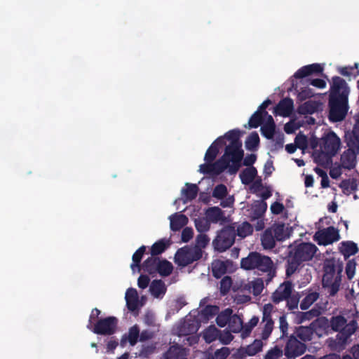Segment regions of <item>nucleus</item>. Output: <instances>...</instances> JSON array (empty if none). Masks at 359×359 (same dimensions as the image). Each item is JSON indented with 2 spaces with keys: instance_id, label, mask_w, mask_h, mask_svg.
<instances>
[{
  "instance_id": "33",
  "label": "nucleus",
  "mask_w": 359,
  "mask_h": 359,
  "mask_svg": "<svg viewBox=\"0 0 359 359\" xmlns=\"http://www.w3.org/2000/svg\"><path fill=\"white\" fill-rule=\"evenodd\" d=\"M232 313L233 310L230 308H227L220 313H218L216 318L217 325L220 327H224L227 325Z\"/></svg>"
},
{
  "instance_id": "19",
  "label": "nucleus",
  "mask_w": 359,
  "mask_h": 359,
  "mask_svg": "<svg viewBox=\"0 0 359 359\" xmlns=\"http://www.w3.org/2000/svg\"><path fill=\"white\" fill-rule=\"evenodd\" d=\"M186 355L185 348L175 344L169 348L165 354V359H186Z\"/></svg>"
},
{
  "instance_id": "17",
  "label": "nucleus",
  "mask_w": 359,
  "mask_h": 359,
  "mask_svg": "<svg viewBox=\"0 0 359 359\" xmlns=\"http://www.w3.org/2000/svg\"><path fill=\"white\" fill-rule=\"evenodd\" d=\"M170 224V229L173 231H180L182 227L188 223V218L185 215L180 213H175L169 217Z\"/></svg>"
},
{
  "instance_id": "10",
  "label": "nucleus",
  "mask_w": 359,
  "mask_h": 359,
  "mask_svg": "<svg viewBox=\"0 0 359 359\" xmlns=\"http://www.w3.org/2000/svg\"><path fill=\"white\" fill-rule=\"evenodd\" d=\"M314 240L318 245H327L339 240L338 231L334 227H328L317 231Z\"/></svg>"
},
{
  "instance_id": "35",
  "label": "nucleus",
  "mask_w": 359,
  "mask_h": 359,
  "mask_svg": "<svg viewBox=\"0 0 359 359\" xmlns=\"http://www.w3.org/2000/svg\"><path fill=\"white\" fill-rule=\"evenodd\" d=\"M339 250L345 257H348L357 252L358 248L355 243L346 241L340 244Z\"/></svg>"
},
{
  "instance_id": "61",
  "label": "nucleus",
  "mask_w": 359,
  "mask_h": 359,
  "mask_svg": "<svg viewBox=\"0 0 359 359\" xmlns=\"http://www.w3.org/2000/svg\"><path fill=\"white\" fill-rule=\"evenodd\" d=\"M194 236V231L191 227H185L182 231L181 235V239L184 243L189 242Z\"/></svg>"
},
{
  "instance_id": "25",
  "label": "nucleus",
  "mask_w": 359,
  "mask_h": 359,
  "mask_svg": "<svg viewBox=\"0 0 359 359\" xmlns=\"http://www.w3.org/2000/svg\"><path fill=\"white\" fill-rule=\"evenodd\" d=\"M140 335V330L137 325H134L129 329L128 335L123 336L121 340V345L125 346L127 341H129L131 346H134L137 344V339Z\"/></svg>"
},
{
  "instance_id": "28",
  "label": "nucleus",
  "mask_w": 359,
  "mask_h": 359,
  "mask_svg": "<svg viewBox=\"0 0 359 359\" xmlns=\"http://www.w3.org/2000/svg\"><path fill=\"white\" fill-rule=\"evenodd\" d=\"M186 188L182 189V194L187 201H191L195 199L198 195L199 188L197 184L187 182Z\"/></svg>"
},
{
  "instance_id": "47",
  "label": "nucleus",
  "mask_w": 359,
  "mask_h": 359,
  "mask_svg": "<svg viewBox=\"0 0 359 359\" xmlns=\"http://www.w3.org/2000/svg\"><path fill=\"white\" fill-rule=\"evenodd\" d=\"M253 231L252 225L248 222L242 223L237 227V235L241 238H245L251 234Z\"/></svg>"
},
{
  "instance_id": "40",
  "label": "nucleus",
  "mask_w": 359,
  "mask_h": 359,
  "mask_svg": "<svg viewBox=\"0 0 359 359\" xmlns=\"http://www.w3.org/2000/svg\"><path fill=\"white\" fill-rule=\"evenodd\" d=\"M323 103L318 101H309L305 102L301 107L302 113L313 114L322 109Z\"/></svg>"
},
{
  "instance_id": "5",
  "label": "nucleus",
  "mask_w": 359,
  "mask_h": 359,
  "mask_svg": "<svg viewBox=\"0 0 359 359\" xmlns=\"http://www.w3.org/2000/svg\"><path fill=\"white\" fill-rule=\"evenodd\" d=\"M244 151L242 146H226L224 154L218 159L224 171L229 168L230 174H236L241 166Z\"/></svg>"
},
{
  "instance_id": "60",
  "label": "nucleus",
  "mask_w": 359,
  "mask_h": 359,
  "mask_svg": "<svg viewBox=\"0 0 359 359\" xmlns=\"http://www.w3.org/2000/svg\"><path fill=\"white\" fill-rule=\"evenodd\" d=\"M195 226L196 230L201 233L208 231L210 229V224L205 219H196L195 221Z\"/></svg>"
},
{
  "instance_id": "27",
  "label": "nucleus",
  "mask_w": 359,
  "mask_h": 359,
  "mask_svg": "<svg viewBox=\"0 0 359 359\" xmlns=\"http://www.w3.org/2000/svg\"><path fill=\"white\" fill-rule=\"evenodd\" d=\"M219 311V307L216 305H207L199 312L202 321H208L216 316Z\"/></svg>"
},
{
  "instance_id": "22",
  "label": "nucleus",
  "mask_w": 359,
  "mask_h": 359,
  "mask_svg": "<svg viewBox=\"0 0 359 359\" xmlns=\"http://www.w3.org/2000/svg\"><path fill=\"white\" fill-rule=\"evenodd\" d=\"M356 154L355 151L349 149L345 151L341 157V165L345 168H352L355 164Z\"/></svg>"
},
{
  "instance_id": "31",
  "label": "nucleus",
  "mask_w": 359,
  "mask_h": 359,
  "mask_svg": "<svg viewBox=\"0 0 359 359\" xmlns=\"http://www.w3.org/2000/svg\"><path fill=\"white\" fill-rule=\"evenodd\" d=\"M226 140L230 141L229 146H242V142L240 140L241 130L239 129H233L228 131L224 136H222Z\"/></svg>"
},
{
  "instance_id": "14",
  "label": "nucleus",
  "mask_w": 359,
  "mask_h": 359,
  "mask_svg": "<svg viewBox=\"0 0 359 359\" xmlns=\"http://www.w3.org/2000/svg\"><path fill=\"white\" fill-rule=\"evenodd\" d=\"M200 172L205 175H219L224 172L220 161L217 160L214 163H207L200 165Z\"/></svg>"
},
{
  "instance_id": "48",
  "label": "nucleus",
  "mask_w": 359,
  "mask_h": 359,
  "mask_svg": "<svg viewBox=\"0 0 359 359\" xmlns=\"http://www.w3.org/2000/svg\"><path fill=\"white\" fill-rule=\"evenodd\" d=\"M309 84L318 90H324L327 86V79L326 76L324 78H312L309 79Z\"/></svg>"
},
{
  "instance_id": "3",
  "label": "nucleus",
  "mask_w": 359,
  "mask_h": 359,
  "mask_svg": "<svg viewBox=\"0 0 359 359\" xmlns=\"http://www.w3.org/2000/svg\"><path fill=\"white\" fill-rule=\"evenodd\" d=\"M241 266L245 270H257V272L266 273V283L268 284L275 276L276 271L271 259L257 252H251L241 260Z\"/></svg>"
},
{
  "instance_id": "32",
  "label": "nucleus",
  "mask_w": 359,
  "mask_h": 359,
  "mask_svg": "<svg viewBox=\"0 0 359 359\" xmlns=\"http://www.w3.org/2000/svg\"><path fill=\"white\" fill-rule=\"evenodd\" d=\"M275 236L271 229H266L262 236V245L264 249H273L275 247Z\"/></svg>"
},
{
  "instance_id": "64",
  "label": "nucleus",
  "mask_w": 359,
  "mask_h": 359,
  "mask_svg": "<svg viewBox=\"0 0 359 359\" xmlns=\"http://www.w3.org/2000/svg\"><path fill=\"white\" fill-rule=\"evenodd\" d=\"M150 278L147 275H140L137 280L138 287L141 289H145L148 287Z\"/></svg>"
},
{
  "instance_id": "2",
  "label": "nucleus",
  "mask_w": 359,
  "mask_h": 359,
  "mask_svg": "<svg viewBox=\"0 0 359 359\" xmlns=\"http://www.w3.org/2000/svg\"><path fill=\"white\" fill-rule=\"evenodd\" d=\"M310 143L314 149V161L324 167L331 163L332 157L338 152L341 144L340 139L332 132L325 135L319 145L315 143L314 140H311Z\"/></svg>"
},
{
  "instance_id": "36",
  "label": "nucleus",
  "mask_w": 359,
  "mask_h": 359,
  "mask_svg": "<svg viewBox=\"0 0 359 359\" xmlns=\"http://www.w3.org/2000/svg\"><path fill=\"white\" fill-rule=\"evenodd\" d=\"M173 270V266L171 262L166 259L160 260L158 263L156 273H158L161 276H168Z\"/></svg>"
},
{
  "instance_id": "50",
  "label": "nucleus",
  "mask_w": 359,
  "mask_h": 359,
  "mask_svg": "<svg viewBox=\"0 0 359 359\" xmlns=\"http://www.w3.org/2000/svg\"><path fill=\"white\" fill-rule=\"evenodd\" d=\"M264 323V327L262 332V339L264 340L267 339L272 332L273 328V321L272 318H268L265 320H262Z\"/></svg>"
},
{
  "instance_id": "15",
  "label": "nucleus",
  "mask_w": 359,
  "mask_h": 359,
  "mask_svg": "<svg viewBox=\"0 0 359 359\" xmlns=\"http://www.w3.org/2000/svg\"><path fill=\"white\" fill-rule=\"evenodd\" d=\"M273 113L275 116H290L292 115V99L287 97L280 100L274 107Z\"/></svg>"
},
{
  "instance_id": "13",
  "label": "nucleus",
  "mask_w": 359,
  "mask_h": 359,
  "mask_svg": "<svg viewBox=\"0 0 359 359\" xmlns=\"http://www.w3.org/2000/svg\"><path fill=\"white\" fill-rule=\"evenodd\" d=\"M224 145H226L224 138L222 137L217 138L207 149L204 156L205 161L207 163L213 162L219 152V147Z\"/></svg>"
},
{
  "instance_id": "42",
  "label": "nucleus",
  "mask_w": 359,
  "mask_h": 359,
  "mask_svg": "<svg viewBox=\"0 0 359 359\" xmlns=\"http://www.w3.org/2000/svg\"><path fill=\"white\" fill-rule=\"evenodd\" d=\"M263 343L260 339H255L251 344L245 348V353L250 356L256 355L262 349Z\"/></svg>"
},
{
  "instance_id": "6",
  "label": "nucleus",
  "mask_w": 359,
  "mask_h": 359,
  "mask_svg": "<svg viewBox=\"0 0 359 359\" xmlns=\"http://www.w3.org/2000/svg\"><path fill=\"white\" fill-rule=\"evenodd\" d=\"M236 230L234 227L227 226L217 232L216 237L212 241L214 249L223 252L230 248L235 242Z\"/></svg>"
},
{
  "instance_id": "52",
  "label": "nucleus",
  "mask_w": 359,
  "mask_h": 359,
  "mask_svg": "<svg viewBox=\"0 0 359 359\" xmlns=\"http://www.w3.org/2000/svg\"><path fill=\"white\" fill-rule=\"evenodd\" d=\"M232 285V279L230 276H224L220 281L219 290L223 295L227 294Z\"/></svg>"
},
{
  "instance_id": "16",
  "label": "nucleus",
  "mask_w": 359,
  "mask_h": 359,
  "mask_svg": "<svg viewBox=\"0 0 359 359\" xmlns=\"http://www.w3.org/2000/svg\"><path fill=\"white\" fill-rule=\"evenodd\" d=\"M329 325L328 320L322 317L313 322L311 327L313 334H316L318 337H320L327 332Z\"/></svg>"
},
{
  "instance_id": "58",
  "label": "nucleus",
  "mask_w": 359,
  "mask_h": 359,
  "mask_svg": "<svg viewBox=\"0 0 359 359\" xmlns=\"http://www.w3.org/2000/svg\"><path fill=\"white\" fill-rule=\"evenodd\" d=\"M294 143L296 147L301 149L304 151L307 147L308 140L306 136L299 134L296 136Z\"/></svg>"
},
{
  "instance_id": "24",
  "label": "nucleus",
  "mask_w": 359,
  "mask_h": 359,
  "mask_svg": "<svg viewBox=\"0 0 359 359\" xmlns=\"http://www.w3.org/2000/svg\"><path fill=\"white\" fill-rule=\"evenodd\" d=\"M158 261V257L153 256L149 257L144 261L141 266V269H142L144 272L148 273L150 275H154L156 273Z\"/></svg>"
},
{
  "instance_id": "34",
  "label": "nucleus",
  "mask_w": 359,
  "mask_h": 359,
  "mask_svg": "<svg viewBox=\"0 0 359 359\" xmlns=\"http://www.w3.org/2000/svg\"><path fill=\"white\" fill-rule=\"evenodd\" d=\"M243 327V320L236 314L231 315L228 323V328L230 332L238 333Z\"/></svg>"
},
{
  "instance_id": "23",
  "label": "nucleus",
  "mask_w": 359,
  "mask_h": 359,
  "mask_svg": "<svg viewBox=\"0 0 359 359\" xmlns=\"http://www.w3.org/2000/svg\"><path fill=\"white\" fill-rule=\"evenodd\" d=\"M272 232L274 234L276 240L282 241L290 237V230L285 227V224L278 223L273 226Z\"/></svg>"
},
{
  "instance_id": "62",
  "label": "nucleus",
  "mask_w": 359,
  "mask_h": 359,
  "mask_svg": "<svg viewBox=\"0 0 359 359\" xmlns=\"http://www.w3.org/2000/svg\"><path fill=\"white\" fill-rule=\"evenodd\" d=\"M356 264L354 260H350L348 262L346 267V272L349 279H351L355 271Z\"/></svg>"
},
{
  "instance_id": "26",
  "label": "nucleus",
  "mask_w": 359,
  "mask_h": 359,
  "mask_svg": "<svg viewBox=\"0 0 359 359\" xmlns=\"http://www.w3.org/2000/svg\"><path fill=\"white\" fill-rule=\"evenodd\" d=\"M149 290L154 297L158 298L165 294L167 289L163 280H154L151 283Z\"/></svg>"
},
{
  "instance_id": "8",
  "label": "nucleus",
  "mask_w": 359,
  "mask_h": 359,
  "mask_svg": "<svg viewBox=\"0 0 359 359\" xmlns=\"http://www.w3.org/2000/svg\"><path fill=\"white\" fill-rule=\"evenodd\" d=\"M116 318L109 316L98 320L91 330L97 334L111 335L116 332Z\"/></svg>"
},
{
  "instance_id": "56",
  "label": "nucleus",
  "mask_w": 359,
  "mask_h": 359,
  "mask_svg": "<svg viewBox=\"0 0 359 359\" xmlns=\"http://www.w3.org/2000/svg\"><path fill=\"white\" fill-rule=\"evenodd\" d=\"M283 355V351L281 348L276 346L273 348L269 350L265 355V359H278Z\"/></svg>"
},
{
  "instance_id": "38",
  "label": "nucleus",
  "mask_w": 359,
  "mask_h": 359,
  "mask_svg": "<svg viewBox=\"0 0 359 359\" xmlns=\"http://www.w3.org/2000/svg\"><path fill=\"white\" fill-rule=\"evenodd\" d=\"M248 290L255 296L259 295L264 288V281L262 278H257L248 284Z\"/></svg>"
},
{
  "instance_id": "30",
  "label": "nucleus",
  "mask_w": 359,
  "mask_h": 359,
  "mask_svg": "<svg viewBox=\"0 0 359 359\" xmlns=\"http://www.w3.org/2000/svg\"><path fill=\"white\" fill-rule=\"evenodd\" d=\"M227 266L224 261L217 259L212 263V273L216 278H220L226 273Z\"/></svg>"
},
{
  "instance_id": "21",
  "label": "nucleus",
  "mask_w": 359,
  "mask_h": 359,
  "mask_svg": "<svg viewBox=\"0 0 359 359\" xmlns=\"http://www.w3.org/2000/svg\"><path fill=\"white\" fill-rule=\"evenodd\" d=\"M257 175V170L254 166L248 167L243 170L239 176L243 184H251Z\"/></svg>"
},
{
  "instance_id": "49",
  "label": "nucleus",
  "mask_w": 359,
  "mask_h": 359,
  "mask_svg": "<svg viewBox=\"0 0 359 359\" xmlns=\"http://www.w3.org/2000/svg\"><path fill=\"white\" fill-rule=\"evenodd\" d=\"M318 294L317 292H311L308 294L302 301L300 307L302 309H308L314 302L317 300Z\"/></svg>"
},
{
  "instance_id": "44",
  "label": "nucleus",
  "mask_w": 359,
  "mask_h": 359,
  "mask_svg": "<svg viewBox=\"0 0 359 359\" xmlns=\"http://www.w3.org/2000/svg\"><path fill=\"white\" fill-rule=\"evenodd\" d=\"M332 330L335 331H341L347 327L346 320L341 316L333 317L330 322Z\"/></svg>"
},
{
  "instance_id": "59",
  "label": "nucleus",
  "mask_w": 359,
  "mask_h": 359,
  "mask_svg": "<svg viewBox=\"0 0 359 359\" xmlns=\"http://www.w3.org/2000/svg\"><path fill=\"white\" fill-rule=\"evenodd\" d=\"M217 330L216 328L208 329L205 331L203 338L208 343H211L217 339Z\"/></svg>"
},
{
  "instance_id": "1",
  "label": "nucleus",
  "mask_w": 359,
  "mask_h": 359,
  "mask_svg": "<svg viewBox=\"0 0 359 359\" xmlns=\"http://www.w3.org/2000/svg\"><path fill=\"white\" fill-rule=\"evenodd\" d=\"M330 119L333 122L343 120L348 111L349 88L345 81L334 77L330 90Z\"/></svg>"
},
{
  "instance_id": "54",
  "label": "nucleus",
  "mask_w": 359,
  "mask_h": 359,
  "mask_svg": "<svg viewBox=\"0 0 359 359\" xmlns=\"http://www.w3.org/2000/svg\"><path fill=\"white\" fill-rule=\"evenodd\" d=\"M227 195V188L223 184H217L212 191V196L217 199H223Z\"/></svg>"
},
{
  "instance_id": "9",
  "label": "nucleus",
  "mask_w": 359,
  "mask_h": 359,
  "mask_svg": "<svg viewBox=\"0 0 359 359\" xmlns=\"http://www.w3.org/2000/svg\"><path fill=\"white\" fill-rule=\"evenodd\" d=\"M292 281L287 280L281 284L272 294V300L275 304L281 301H287V306L289 311H292Z\"/></svg>"
},
{
  "instance_id": "11",
  "label": "nucleus",
  "mask_w": 359,
  "mask_h": 359,
  "mask_svg": "<svg viewBox=\"0 0 359 359\" xmlns=\"http://www.w3.org/2000/svg\"><path fill=\"white\" fill-rule=\"evenodd\" d=\"M317 248L310 243H305L299 245L295 252L294 259L296 261H307L311 259L316 252Z\"/></svg>"
},
{
  "instance_id": "4",
  "label": "nucleus",
  "mask_w": 359,
  "mask_h": 359,
  "mask_svg": "<svg viewBox=\"0 0 359 359\" xmlns=\"http://www.w3.org/2000/svg\"><path fill=\"white\" fill-rule=\"evenodd\" d=\"M342 269V264L338 259L331 258L325 261L323 285L324 287L328 289V292L332 295L334 294L338 290Z\"/></svg>"
},
{
  "instance_id": "39",
  "label": "nucleus",
  "mask_w": 359,
  "mask_h": 359,
  "mask_svg": "<svg viewBox=\"0 0 359 359\" xmlns=\"http://www.w3.org/2000/svg\"><path fill=\"white\" fill-rule=\"evenodd\" d=\"M206 214L208 219L212 222H218L224 219V212L219 207L210 208Z\"/></svg>"
},
{
  "instance_id": "57",
  "label": "nucleus",
  "mask_w": 359,
  "mask_h": 359,
  "mask_svg": "<svg viewBox=\"0 0 359 359\" xmlns=\"http://www.w3.org/2000/svg\"><path fill=\"white\" fill-rule=\"evenodd\" d=\"M340 73L344 76H356L359 74L358 65L355 64L354 67H343L340 69Z\"/></svg>"
},
{
  "instance_id": "43",
  "label": "nucleus",
  "mask_w": 359,
  "mask_h": 359,
  "mask_svg": "<svg viewBox=\"0 0 359 359\" xmlns=\"http://www.w3.org/2000/svg\"><path fill=\"white\" fill-rule=\"evenodd\" d=\"M297 337L303 341L311 340L313 338V332L311 327H299L296 330Z\"/></svg>"
},
{
  "instance_id": "41",
  "label": "nucleus",
  "mask_w": 359,
  "mask_h": 359,
  "mask_svg": "<svg viewBox=\"0 0 359 359\" xmlns=\"http://www.w3.org/2000/svg\"><path fill=\"white\" fill-rule=\"evenodd\" d=\"M259 144V137L257 132H252L245 140V147L249 151L257 149Z\"/></svg>"
},
{
  "instance_id": "18",
  "label": "nucleus",
  "mask_w": 359,
  "mask_h": 359,
  "mask_svg": "<svg viewBox=\"0 0 359 359\" xmlns=\"http://www.w3.org/2000/svg\"><path fill=\"white\" fill-rule=\"evenodd\" d=\"M125 299L129 311H135L138 309L139 299L136 289L133 287L128 288L126 290Z\"/></svg>"
},
{
  "instance_id": "37",
  "label": "nucleus",
  "mask_w": 359,
  "mask_h": 359,
  "mask_svg": "<svg viewBox=\"0 0 359 359\" xmlns=\"http://www.w3.org/2000/svg\"><path fill=\"white\" fill-rule=\"evenodd\" d=\"M169 245V241L165 239H161L154 243L151 248V256L156 257L161 255L168 248Z\"/></svg>"
},
{
  "instance_id": "12",
  "label": "nucleus",
  "mask_w": 359,
  "mask_h": 359,
  "mask_svg": "<svg viewBox=\"0 0 359 359\" xmlns=\"http://www.w3.org/2000/svg\"><path fill=\"white\" fill-rule=\"evenodd\" d=\"M324 70V65L313 63L306 65L299 69L294 74V76L298 79L305 78L309 76L321 74Z\"/></svg>"
},
{
  "instance_id": "29",
  "label": "nucleus",
  "mask_w": 359,
  "mask_h": 359,
  "mask_svg": "<svg viewBox=\"0 0 359 359\" xmlns=\"http://www.w3.org/2000/svg\"><path fill=\"white\" fill-rule=\"evenodd\" d=\"M145 251L146 247L144 245H142L133 255V263L130 264V268L133 271H135L136 269L138 271H141L140 263Z\"/></svg>"
},
{
  "instance_id": "51",
  "label": "nucleus",
  "mask_w": 359,
  "mask_h": 359,
  "mask_svg": "<svg viewBox=\"0 0 359 359\" xmlns=\"http://www.w3.org/2000/svg\"><path fill=\"white\" fill-rule=\"evenodd\" d=\"M229 354V348L222 347L220 349H217L213 354H210L207 359H226Z\"/></svg>"
},
{
  "instance_id": "53",
  "label": "nucleus",
  "mask_w": 359,
  "mask_h": 359,
  "mask_svg": "<svg viewBox=\"0 0 359 359\" xmlns=\"http://www.w3.org/2000/svg\"><path fill=\"white\" fill-rule=\"evenodd\" d=\"M276 126L263 124L261 127L262 135L268 140L273 139L275 134Z\"/></svg>"
},
{
  "instance_id": "46",
  "label": "nucleus",
  "mask_w": 359,
  "mask_h": 359,
  "mask_svg": "<svg viewBox=\"0 0 359 359\" xmlns=\"http://www.w3.org/2000/svg\"><path fill=\"white\" fill-rule=\"evenodd\" d=\"M263 114L259 111H256L250 118L248 124L252 128H257L263 123Z\"/></svg>"
},
{
  "instance_id": "45",
  "label": "nucleus",
  "mask_w": 359,
  "mask_h": 359,
  "mask_svg": "<svg viewBox=\"0 0 359 359\" xmlns=\"http://www.w3.org/2000/svg\"><path fill=\"white\" fill-rule=\"evenodd\" d=\"M317 95L318 94L316 93L314 90L308 86L302 87L297 90V98L301 101L314 97Z\"/></svg>"
},
{
  "instance_id": "63",
  "label": "nucleus",
  "mask_w": 359,
  "mask_h": 359,
  "mask_svg": "<svg viewBox=\"0 0 359 359\" xmlns=\"http://www.w3.org/2000/svg\"><path fill=\"white\" fill-rule=\"evenodd\" d=\"M100 313H101L100 310H99L97 308H95L91 311V313H90V315L89 317V320H88V324L87 325V327L88 329H90V330L92 329L93 323L94 320L99 317Z\"/></svg>"
},
{
  "instance_id": "55",
  "label": "nucleus",
  "mask_w": 359,
  "mask_h": 359,
  "mask_svg": "<svg viewBox=\"0 0 359 359\" xmlns=\"http://www.w3.org/2000/svg\"><path fill=\"white\" fill-rule=\"evenodd\" d=\"M210 238L204 233H200L196 236V247L194 248H204L208 244Z\"/></svg>"
},
{
  "instance_id": "20",
  "label": "nucleus",
  "mask_w": 359,
  "mask_h": 359,
  "mask_svg": "<svg viewBox=\"0 0 359 359\" xmlns=\"http://www.w3.org/2000/svg\"><path fill=\"white\" fill-rule=\"evenodd\" d=\"M267 209V204L265 201H255L251 208V219H261Z\"/></svg>"
},
{
  "instance_id": "7",
  "label": "nucleus",
  "mask_w": 359,
  "mask_h": 359,
  "mask_svg": "<svg viewBox=\"0 0 359 359\" xmlns=\"http://www.w3.org/2000/svg\"><path fill=\"white\" fill-rule=\"evenodd\" d=\"M202 257V250L184 246L177 250L175 255V263L179 266L185 267L195 261L199 260Z\"/></svg>"
}]
</instances>
